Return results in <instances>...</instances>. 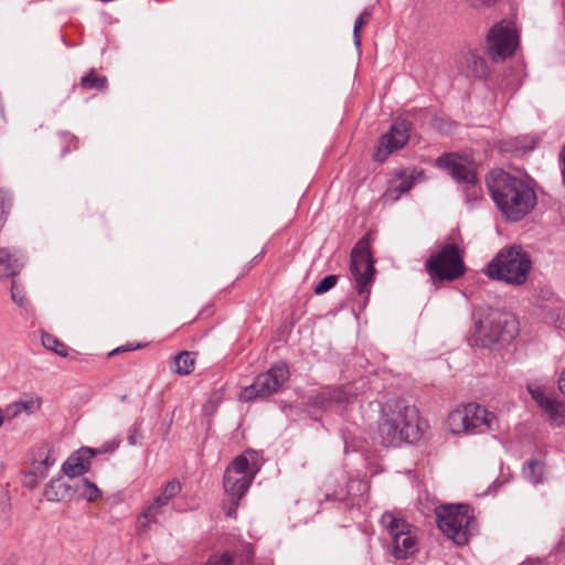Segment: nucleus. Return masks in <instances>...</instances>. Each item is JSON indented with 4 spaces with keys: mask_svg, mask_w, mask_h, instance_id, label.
I'll return each mask as SVG.
<instances>
[{
    "mask_svg": "<svg viewBox=\"0 0 565 565\" xmlns=\"http://www.w3.org/2000/svg\"><path fill=\"white\" fill-rule=\"evenodd\" d=\"M413 184L414 182L412 179H402L399 183L395 186L394 191H396L398 194L405 193L413 188Z\"/></svg>",
    "mask_w": 565,
    "mask_h": 565,
    "instance_id": "nucleus-39",
    "label": "nucleus"
},
{
    "mask_svg": "<svg viewBox=\"0 0 565 565\" xmlns=\"http://www.w3.org/2000/svg\"><path fill=\"white\" fill-rule=\"evenodd\" d=\"M438 527L457 545H465L476 529V519L466 504H447L436 508Z\"/></svg>",
    "mask_w": 565,
    "mask_h": 565,
    "instance_id": "nucleus-6",
    "label": "nucleus"
},
{
    "mask_svg": "<svg viewBox=\"0 0 565 565\" xmlns=\"http://www.w3.org/2000/svg\"><path fill=\"white\" fill-rule=\"evenodd\" d=\"M181 491V483L173 479L162 489L161 493L154 499L156 502L166 507Z\"/></svg>",
    "mask_w": 565,
    "mask_h": 565,
    "instance_id": "nucleus-29",
    "label": "nucleus"
},
{
    "mask_svg": "<svg viewBox=\"0 0 565 565\" xmlns=\"http://www.w3.org/2000/svg\"><path fill=\"white\" fill-rule=\"evenodd\" d=\"M462 67L467 76L482 78L488 74L487 62L472 50L463 54Z\"/></svg>",
    "mask_w": 565,
    "mask_h": 565,
    "instance_id": "nucleus-20",
    "label": "nucleus"
},
{
    "mask_svg": "<svg viewBox=\"0 0 565 565\" xmlns=\"http://www.w3.org/2000/svg\"><path fill=\"white\" fill-rule=\"evenodd\" d=\"M54 451L45 446L39 450V458L33 461V473L39 478H45L49 469L55 463Z\"/></svg>",
    "mask_w": 565,
    "mask_h": 565,
    "instance_id": "nucleus-21",
    "label": "nucleus"
},
{
    "mask_svg": "<svg viewBox=\"0 0 565 565\" xmlns=\"http://www.w3.org/2000/svg\"><path fill=\"white\" fill-rule=\"evenodd\" d=\"M435 166L446 170L457 183L475 184L477 182L475 168L456 153H446L438 157Z\"/></svg>",
    "mask_w": 565,
    "mask_h": 565,
    "instance_id": "nucleus-13",
    "label": "nucleus"
},
{
    "mask_svg": "<svg viewBox=\"0 0 565 565\" xmlns=\"http://www.w3.org/2000/svg\"><path fill=\"white\" fill-rule=\"evenodd\" d=\"M532 267L530 256L520 246L501 249L488 264L486 275L509 285L521 286L526 282Z\"/></svg>",
    "mask_w": 565,
    "mask_h": 565,
    "instance_id": "nucleus-3",
    "label": "nucleus"
},
{
    "mask_svg": "<svg viewBox=\"0 0 565 565\" xmlns=\"http://www.w3.org/2000/svg\"><path fill=\"white\" fill-rule=\"evenodd\" d=\"M355 395L356 394L353 392V386L349 384L333 390L330 393L329 399L337 404H345L350 403Z\"/></svg>",
    "mask_w": 565,
    "mask_h": 565,
    "instance_id": "nucleus-31",
    "label": "nucleus"
},
{
    "mask_svg": "<svg viewBox=\"0 0 565 565\" xmlns=\"http://www.w3.org/2000/svg\"><path fill=\"white\" fill-rule=\"evenodd\" d=\"M98 452L102 451L88 447H82L81 449L72 454L63 463V472L70 478H75L84 475L89 470L90 459Z\"/></svg>",
    "mask_w": 565,
    "mask_h": 565,
    "instance_id": "nucleus-15",
    "label": "nucleus"
},
{
    "mask_svg": "<svg viewBox=\"0 0 565 565\" xmlns=\"http://www.w3.org/2000/svg\"><path fill=\"white\" fill-rule=\"evenodd\" d=\"M10 507L9 492L0 486V512L6 511Z\"/></svg>",
    "mask_w": 565,
    "mask_h": 565,
    "instance_id": "nucleus-38",
    "label": "nucleus"
},
{
    "mask_svg": "<svg viewBox=\"0 0 565 565\" xmlns=\"http://www.w3.org/2000/svg\"><path fill=\"white\" fill-rule=\"evenodd\" d=\"M416 539L408 527L393 536L392 554L397 559H405L416 552Z\"/></svg>",
    "mask_w": 565,
    "mask_h": 565,
    "instance_id": "nucleus-16",
    "label": "nucleus"
},
{
    "mask_svg": "<svg viewBox=\"0 0 565 565\" xmlns=\"http://www.w3.org/2000/svg\"><path fill=\"white\" fill-rule=\"evenodd\" d=\"M486 183L495 205L509 221L524 218L536 205V193L524 178L494 169L487 177Z\"/></svg>",
    "mask_w": 565,
    "mask_h": 565,
    "instance_id": "nucleus-1",
    "label": "nucleus"
},
{
    "mask_svg": "<svg viewBox=\"0 0 565 565\" xmlns=\"http://www.w3.org/2000/svg\"><path fill=\"white\" fill-rule=\"evenodd\" d=\"M371 17H372L371 10L364 9L354 22L353 40H354V45L358 49L361 46L360 30L362 29L363 25H365L371 20Z\"/></svg>",
    "mask_w": 565,
    "mask_h": 565,
    "instance_id": "nucleus-33",
    "label": "nucleus"
},
{
    "mask_svg": "<svg viewBox=\"0 0 565 565\" xmlns=\"http://www.w3.org/2000/svg\"><path fill=\"white\" fill-rule=\"evenodd\" d=\"M411 129L412 124L406 119L396 120L380 138L374 160L384 162L392 152L403 148L408 141Z\"/></svg>",
    "mask_w": 565,
    "mask_h": 565,
    "instance_id": "nucleus-12",
    "label": "nucleus"
},
{
    "mask_svg": "<svg viewBox=\"0 0 565 565\" xmlns=\"http://www.w3.org/2000/svg\"><path fill=\"white\" fill-rule=\"evenodd\" d=\"M107 84L106 76L99 75L95 70H90L81 78V87L84 90H104L107 88Z\"/></svg>",
    "mask_w": 565,
    "mask_h": 565,
    "instance_id": "nucleus-24",
    "label": "nucleus"
},
{
    "mask_svg": "<svg viewBox=\"0 0 565 565\" xmlns=\"http://www.w3.org/2000/svg\"><path fill=\"white\" fill-rule=\"evenodd\" d=\"M473 7H490L497 0H469Z\"/></svg>",
    "mask_w": 565,
    "mask_h": 565,
    "instance_id": "nucleus-42",
    "label": "nucleus"
},
{
    "mask_svg": "<svg viewBox=\"0 0 565 565\" xmlns=\"http://www.w3.org/2000/svg\"><path fill=\"white\" fill-rule=\"evenodd\" d=\"M233 556L230 553H224L221 556H212L206 565H232Z\"/></svg>",
    "mask_w": 565,
    "mask_h": 565,
    "instance_id": "nucleus-36",
    "label": "nucleus"
},
{
    "mask_svg": "<svg viewBox=\"0 0 565 565\" xmlns=\"http://www.w3.org/2000/svg\"><path fill=\"white\" fill-rule=\"evenodd\" d=\"M561 161H562V175H563V182L565 184V147L563 148L561 154H559Z\"/></svg>",
    "mask_w": 565,
    "mask_h": 565,
    "instance_id": "nucleus-45",
    "label": "nucleus"
},
{
    "mask_svg": "<svg viewBox=\"0 0 565 565\" xmlns=\"http://www.w3.org/2000/svg\"><path fill=\"white\" fill-rule=\"evenodd\" d=\"M258 470L259 465L254 450L237 456L224 473L223 486L230 498L242 499Z\"/></svg>",
    "mask_w": 565,
    "mask_h": 565,
    "instance_id": "nucleus-8",
    "label": "nucleus"
},
{
    "mask_svg": "<svg viewBox=\"0 0 565 565\" xmlns=\"http://www.w3.org/2000/svg\"><path fill=\"white\" fill-rule=\"evenodd\" d=\"M241 499H237V498H231L230 500V505L227 507L226 509V515L230 516V518H236L237 515V508H238V502H239Z\"/></svg>",
    "mask_w": 565,
    "mask_h": 565,
    "instance_id": "nucleus-40",
    "label": "nucleus"
},
{
    "mask_svg": "<svg viewBox=\"0 0 565 565\" xmlns=\"http://www.w3.org/2000/svg\"><path fill=\"white\" fill-rule=\"evenodd\" d=\"M544 466L539 460L529 461L523 468V476L533 484H537L543 480Z\"/></svg>",
    "mask_w": 565,
    "mask_h": 565,
    "instance_id": "nucleus-27",
    "label": "nucleus"
},
{
    "mask_svg": "<svg viewBox=\"0 0 565 565\" xmlns=\"http://www.w3.org/2000/svg\"><path fill=\"white\" fill-rule=\"evenodd\" d=\"M161 504L153 500L143 511L138 515L136 529L138 533H147L152 524L158 523L159 516L163 513Z\"/></svg>",
    "mask_w": 565,
    "mask_h": 565,
    "instance_id": "nucleus-19",
    "label": "nucleus"
},
{
    "mask_svg": "<svg viewBox=\"0 0 565 565\" xmlns=\"http://www.w3.org/2000/svg\"><path fill=\"white\" fill-rule=\"evenodd\" d=\"M41 340H42V344L45 349L55 352L60 356H63V358L67 356V354H68L67 347L63 342H61L57 338H55L54 335L49 334V333H43Z\"/></svg>",
    "mask_w": 565,
    "mask_h": 565,
    "instance_id": "nucleus-30",
    "label": "nucleus"
},
{
    "mask_svg": "<svg viewBox=\"0 0 565 565\" xmlns=\"http://www.w3.org/2000/svg\"><path fill=\"white\" fill-rule=\"evenodd\" d=\"M527 391L535 403L544 409L554 425H565V404L546 394V388L537 381L527 383Z\"/></svg>",
    "mask_w": 565,
    "mask_h": 565,
    "instance_id": "nucleus-14",
    "label": "nucleus"
},
{
    "mask_svg": "<svg viewBox=\"0 0 565 565\" xmlns=\"http://www.w3.org/2000/svg\"><path fill=\"white\" fill-rule=\"evenodd\" d=\"M446 424L452 434H484L498 428L495 415L476 403H468L450 412Z\"/></svg>",
    "mask_w": 565,
    "mask_h": 565,
    "instance_id": "nucleus-5",
    "label": "nucleus"
},
{
    "mask_svg": "<svg viewBox=\"0 0 565 565\" xmlns=\"http://www.w3.org/2000/svg\"><path fill=\"white\" fill-rule=\"evenodd\" d=\"M350 273L354 279V289L361 296L362 305L369 302L371 287L373 284L375 268L374 259L370 249L369 238L362 237L351 250Z\"/></svg>",
    "mask_w": 565,
    "mask_h": 565,
    "instance_id": "nucleus-9",
    "label": "nucleus"
},
{
    "mask_svg": "<svg viewBox=\"0 0 565 565\" xmlns=\"http://www.w3.org/2000/svg\"><path fill=\"white\" fill-rule=\"evenodd\" d=\"M518 333L514 317L499 310H491L475 322L473 338L477 344L484 348L509 344Z\"/></svg>",
    "mask_w": 565,
    "mask_h": 565,
    "instance_id": "nucleus-4",
    "label": "nucleus"
},
{
    "mask_svg": "<svg viewBox=\"0 0 565 565\" xmlns=\"http://www.w3.org/2000/svg\"><path fill=\"white\" fill-rule=\"evenodd\" d=\"M75 493H78L88 501H95L102 495L98 487L87 478L81 479L75 483Z\"/></svg>",
    "mask_w": 565,
    "mask_h": 565,
    "instance_id": "nucleus-26",
    "label": "nucleus"
},
{
    "mask_svg": "<svg viewBox=\"0 0 565 565\" xmlns=\"http://www.w3.org/2000/svg\"><path fill=\"white\" fill-rule=\"evenodd\" d=\"M41 407V401L39 398H31L29 401H18L7 407V415L10 418H14L21 413L32 414L39 411Z\"/></svg>",
    "mask_w": 565,
    "mask_h": 565,
    "instance_id": "nucleus-23",
    "label": "nucleus"
},
{
    "mask_svg": "<svg viewBox=\"0 0 565 565\" xmlns=\"http://www.w3.org/2000/svg\"><path fill=\"white\" fill-rule=\"evenodd\" d=\"M194 358L191 352L182 351L173 358L171 370L180 375H189L194 369Z\"/></svg>",
    "mask_w": 565,
    "mask_h": 565,
    "instance_id": "nucleus-22",
    "label": "nucleus"
},
{
    "mask_svg": "<svg viewBox=\"0 0 565 565\" xmlns=\"http://www.w3.org/2000/svg\"><path fill=\"white\" fill-rule=\"evenodd\" d=\"M139 348H141V344H138V345H136V347H131V345H121V347H119V348H117V349L113 350V351L109 353V355H114V354L119 353V352L132 351V350H135V349H139Z\"/></svg>",
    "mask_w": 565,
    "mask_h": 565,
    "instance_id": "nucleus-41",
    "label": "nucleus"
},
{
    "mask_svg": "<svg viewBox=\"0 0 565 565\" xmlns=\"http://www.w3.org/2000/svg\"><path fill=\"white\" fill-rule=\"evenodd\" d=\"M74 493L75 484H68L62 477L51 480L44 489V497L51 502L71 500Z\"/></svg>",
    "mask_w": 565,
    "mask_h": 565,
    "instance_id": "nucleus-17",
    "label": "nucleus"
},
{
    "mask_svg": "<svg viewBox=\"0 0 565 565\" xmlns=\"http://www.w3.org/2000/svg\"><path fill=\"white\" fill-rule=\"evenodd\" d=\"M381 524L388 531L392 537L409 527V524L406 523L403 519L395 516L391 512H385L381 516Z\"/></svg>",
    "mask_w": 565,
    "mask_h": 565,
    "instance_id": "nucleus-25",
    "label": "nucleus"
},
{
    "mask_svg": "<svg viewBox=\"0 0 565 565\" xmlns=\"http://www.w3.org/2000/svg\"><path fill=\"white\" fill-rule=\"evenodd\" d=\"M558 390L565 396V370H563L557 380Z\"/></svg>",
    "mask_w": 565,
    "mask_h": 565,
    "instance_id": "nucleus-43",
    "label": "nucleus"
},
{
    "mask_svg": "<svg viewBox=\"0 0 565 565\" xmlns=\"http://www.w3.org/2000/svg\"><path fill=\"white\" fill-rule=\"evenodd\" d=\"M338 281L337 275H328L321 279V281L315 287L316 295H322L329 291L331 288L335 286Z\"/></svg>",
    "mask_w": 565,
    "mask_h": 565,
    "instance_id": "nucleus-35",
    "label": "nucleus"
},
{
    "mask_svg": "<svg viewBox=\"0 0 565 565\" xmlns=\"http://www.w3.org/2000/svg\"><path fill=\"white\" fill-rule=\"evenodd\" d=\"M534 149V141L526 142L525 139L514 138L503 142L502 150L524 154Z\"/></svg>",
    "mask_w": 565,
    "mask_h": 565,
    "instance_id": "nucleus-28",
    "label": "nucleus"
},
{
    "mask_svg": "<svg viewBox=\"0 0 565 565\" xmlns=\"http://www.w3.org/2000/svg\"><path fill=\"white\" fill-rule=\"evenodd\" d=\"M425 269L434 282L454 281L466 274L463 249L457 243H448L425 262Z\"/></svg>",
    "mask_w": 565,
    "mask_h": 565,
    "instance_id": "nucleus-7",
    "label": "nucleus"
},
{
    "mask_svg": "<svg viewBox=\"0 0 565 565\" xmlns=\"http://www.w3.org/2000/svg\"><path fill=\"white\" fill-rule=\"evenodd\" d=\"M289 369L285 362L274 364L267 372L259 374L253 384L244 387L241 399L249 402L255 398L268 397L279 391L289 379Z\"/></svg>",
    "mask_w": 565,
    "mask_h": 565,
    "instance_id": "nucleus-10",
    "label": "nucleus"
},
{
    "mask_svg": "<svg viewBox=\"0 0 565 565\" xmlns=\"http://www.w3.org/2000/svg\"><path fill=\"white\" fill-rule=\"evenodd\" d=\"M243 551H244V554H245L246 562H249V561H250V558H252V557H253V555H254V551H253L252 545H249V544H245V545L243 546Z\"/></svg>",
    "mask_w": 565,
    "mask_h": 565,
    "instance_id": "nucleus-44",
    "label": "nucleus"
},
{
    "mask_svg": "<svg viewBox=\"0 0 565 565\" xmlns=\"http://www.w3.org/2000/svg\"><path fill=\"white\" fill-rule=\"evenodd\" d=\"M488 53L493 61H503L514 54L519 38L512 23L499 22L488 33Z\"/></svg>",
    "mask_w": 565,
    "mask_h": 565,
    "instance_id": "nucleus-11",
    "label": "nucleus"
},
{
    "mask_svg": "<svg viewBox=\"0 0 565 565\" xmlns=\"http://www.w3.org/2000/svg\"><path fill=\"white\" fill-rule=\"evenodd\" d=\"M13 205V198L11 193L0 188V218L3 220V225L7 223L8 216Z\"/></svg>",
    "mask_w": 565,
    "mask_h": 565,
    "instance_id": "nucleus-32",
    "label": "nucleus"
},
{
    "mask_svg": "<svg viewBox=\"0 0 565 565\" xmlns=\"http://www.w3.org/2000/svg\"><path fill=\"white\" fill-rule=\"evenodd\" d=\"M142 438L141 431L137 425L132 426L128 433V444L131 446L137 445Z\"/></svg>",
    "mask_w": 565,
    "mask_h": 565,
    "instance_id": "nucleus-37",
    "label": "nucleus"
},
{
    "mask_svg": "<svg viewBox=\"0 0 565 565\" xmlns=\"http://www.w3.org/2000/svg\"><path fill=\"white\" fill-rule=\"evenodd\" d=\"M23 266L22 255L18 250L0 248V276L13 277Z\"/></svg>",
    "mask_w": 565,
    "mask_h": 565,
    "instance_id": "nucleus-18",
    "label": "nucleus"
},
{
    "mask_svg": "<svg viewBox=\"0 0 565 565\" xmlns=\"http://www.w3.org/2000/svg\"><path fill=\"white\" fill-rule=\"evenodd\" d=\"M11 299L19 307L26 309L29 306V300L25 297L24 289L19 286L14 280L11 284Z\"/></svg>",
    "mask_w": 565,
    "mask_h": 565,
    "instance_id": "nucleus-34",
    "label": "nucleus"
},
{
    "mask_svg": "<svg viewBox=\"0 0 565 565\" xmlns=\"http://www.w3.org/2000/svg\"><path fill=\"white\" fill-rule=\"evenodd\" d=\"M381 443L385 447H395L403 441L415 443L420 439L419 413L416 406L404 399L393 398L382 406L379 423Z\"/></svg>",
    "mask_w": 565,
    "mask_h": 565,
    "instance_id": "nucleus-2",
    "label": "nucleus"
}]
</instances>
